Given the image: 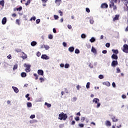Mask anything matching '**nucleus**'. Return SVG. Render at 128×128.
<instances>
[{"label":"nucleus","instance_id":"obj_17","mask_svg":"<svg viewBox=\"0 0 128 128\" xmlns=\"http://www.w3.org/2000/svg\"><path fill=\"white\" fill-rule=\"evenodd\" d=\"M68 50L70 52H72L74 50V48L71 46L68 48Z\"/></svg>","mask_w":128,"mask_h":128},{"label":"nucleus","instance_id":"obj_21","mask_svg":"<svg viewBox=\"0 0 128 128\" xmlns=\"http://www.w3.org/2000/svg\"><path fill=\"white\" fill-rule=\"evenodd\" d=\"M90 42H96V38H94V37H92L90 40Z\"/></svg>","mask_w":128,"mask_h":128},{"label":"nucleus","instance_id":"obj_36","mask_svg":"<svg viewBox=\"0 0 128 128\" xmlns=\"http://www.w3.org/2000/svg\"><path fill=\"white\" fill-rule=\"evenodd\" d=\"M69 67H70V64H66L64 66L65 68H68Z\"/></svg>","mask_w":128,"mask_h":128},{"label":"nucleus","instance_id":"obj_38","mask_svg":"<svg viewBox=\"0 0 128 128\" xmlns=\"http://www.w3.org/2000/svg\"><path fill=\"white\" fill-rule=\"evenodd\" d=\"M98 78L100 80H102V78H104V75L100 74L99 75Z\"/></svg>","mask_w":128,"mask_h":128},{"label":"nucleus","instance_id":"obj_58","mask_svg":"<svg viewBox=\"0 0 128 128\" xmlns=\"http://www.w3.org/2000/svg\"><path fill=\"white\" fill-rule=\"evenodd\" d=\"M112 86L113 88H116V83H114V82H113L112 83Z\"/></svg>","mask_w":128,"mask_h":128},{"label":"nucleus","instance_id":"obj_37","mask_svg":"<svg viewBox=\"0 0 128 128\" xmlns=\"http://www.w3.org/2000/svg\"><path fill=\"white\" fill-rule=\"evenodd\" d=\"M90 83L89 82H87L86 85V88H90Z\"/></svg>","mask_w":128,"mask_h":128},{"label":"nucleus","instance_id":"obj_5","mask_svg":"<svg viewBox=\"0 0 128 128\" xmlns=\"http://www.w3.org/2000/svg\"><path fill=\"white\" fill-rule=\"evenodd\" d=\"M124 48L122 49V51L126 54L128 53V46L126 44H124L123 46Z\"/></svg>","mask_w":128,"mask_h":128},{"label":"nucleus","instance_id":"obj_20","mask_svg":"<svg viewBox=\"0 0 128 128\" xmlns=\"http://www.w3.org/2000/svg\"><path fill=\"white\" fill-rule=\"evenodd\" d=\"M22 54H24V56H22V58L23 60H26L28 58V56L24 54V52H22Z\"/></svg>","mask_w":128,"mask_h":128},{"label":"nucleus","instance_id":"obj_14","mask_svg":"<svg viewBox=\"0 0 128 128\" xmlns=\"http://www.w3.org/2000/svg\"><path fill=\"white\" fill-rule=\"evenodd\" d=\"M62 2V0H56L55 3L56 4H58V6H60Z\"/></svg>","mask_w":128,"mask_h":128},{"label":"nucleus","instance_id":"obj_62","mask_svg":"<svg viewBox=\"0 0 128 128\" xmlns=\"http://www.w3.org/2000/svg\"><path fill=\"white\" fill-rule=\"evenodd\" d=\"M40 52H37V54H36V56H40Z\"/></svg>","mask_w":128,"mask_h":128},{"label":"nucleus","instance_id":"obj_25","mask_svg":"<svg viewBox=\"0 0 128 128\" xmlns=\"http://www.w3.org/2000/svg\"><path fill=\"white\" fill-rule=\"evenodd\" d=\"M112 52L116 54H118V50H112Z\"/></svg>","mask_w":128,"mask_h":128},{"label":"nucleus","instance_id":"obj_19","mask_svg":"<svg viewBox=\"0 0 128 128\" xmlns=\"http://www.w3.org/2000/svg\"><path fill=\"white\" fill-rule=\"evenodd\" d=\"M21 76L22 78H26V73L24 72H22Z\"/></svg>","mask_w":128,"mask_h":128},{"label":"nucleus","instance_id":"obj_13","mask_svg":"<svg viewBox=\"0 0 128 128\" xmlns=\"http://www.w3.org/2000/svg\"><path fill=\"white\" fill-rule=\"evenodd\" d=\"M106 126H112V123H110V122L109 120H106Z\"/></svg>","mask_w":128,"mask_h":128},{"label":"nucleus","instance_id":"obj_33","mask_svg":"<svg viewBox=\"0 0 128 128\" xmlns=\"http://www.w3.org/2000/svg\"><path fill=\"white\" fill-rule=\"evenodd\" d=\"M120 69L119 68H116V73L117 74H120Z\"/></svg>","mask_w":128,"mask_h":128},{"label":"nucleus","instance_id":"obj_32","mask_svg":"<svg viewBox=\"0 0 128 128\" xmlns=\"http://www.w3.org/2000/svg\"><path fill=\"white\" fill-rule=\"evenodd\" d=\"M18 68V64H14L13 68V70H14Z\"/></svg>","mask_w":128,"mask_h":128},{"label":"nucleus","instance_id":"obj_2","mask_svg":"<svg viewBox=\"0 0 128 128\" xmlns=\"http://www.w3.org/2000/svg\"><path fill=\"white\" fill-rule=\"evenodd\" d=\"M110 8H112L113 10H118V8L116 7V5H114V2L112 1H110L109 4Z\"/></svg>","mask_w":128,"mask_h":128},{"label":"nucleus","instance_id":"obj_49","mask_svg":"<svg viewBox=\"0 0 128 128\" xmlns=\"http://www.w3.org/2000/svg\"><path fill=\"white\" fill-rule=\"evenodd\" d=\"M16 24H18V26H20V20H18V19L16 20Z\"/></svg>","mask_w":128,"mask_h":128},{"label":"nucleus","instance_id":"obj_28","mask_svg":"<svg viewBox=\"0 0 128 128\" xmlns=\"http://www.w3.org/2000/svg\"><path fill=\"white\" fill-rule=\"evenodd\" d=\"M44 48L45 50H49L50 46H48L44 45Z\"/></svg>","mask_w":128,"mask_h":128},{"label":"nucleus","instance_id":"obj_22","mask_svg":"<svg viewBox=\"0 0 128 128\" xmlns=\"http://www.w3.org/2000/svg\"><path fill=\"white\" fill-rule=\"evenodd\" d=\"M0 6H4V0H2L0 1Z\"/></svg>","mask_w":128,"mask_h":128},{"label":"nucleus","instance_id":"obj_64","mask_svg":"<svg viewBox=\"0 0 128 128\" xmlns=\"http://www.w3.org/2000/svg\"><path fill=\"white\" fill-rule=\"evenodd\" d=\"M62 44H63L64 46H66V42H64L62 43Z\"/></svg>","mask_w":128,"mask_h":128},{"label":"nucleus","instance_id":"obj_57","mask_svg":"<svg viewBox=\"0 0 128 128\" xmlns=\"http://www.w3.org/2000/svg\"><path fill=\"white\" fill-rule=\"evenodd\" d=\"M122 98H126V96L124 94H122Z\"/></svg>","mask_w":128,"mask_h":128},{"label":"nucleus","instance_id":"obj_48","mask_svg":"<svg viewBox=\"0 0 128 128\" xmlns=\"http://www.w3.org/2000/svg\"><path fill=\"white\" fill-rule=\"evenodd\" d=\"M36 17L34 16L31 18L30 19V20H36Z\"/></svg>","mask_w":128,"mask_h":128},{"label":"nucleus","instance_id":"obj_51","mask_svg":"<svg viewBox=\"0 0 128 128\" xmlns=\"http://www.w3.org/2000/svg\"><path fill=\"white\" fill-rule=\"evenodd\" d=\"M86 12H90V8H86Z\"/></svg>","mask_w":128,"mask_h":128},{"label":"nucleus","instance_id":"obj_35","mask_svg":"<svg viewBox=\"0 0 128 128\" xmlns=\"http://www.w3.org/2000/svg\"><path fill=\"white\" fill-rule=\"evenodd\" d=\"M74 120H76V122H78V120H80V117L76 116L74 118Z\"/></svg>","mask_w":128,"mask_h":128},{"label":"nucleus","instance_id":"obj_12","mask_svg":"<svg viewBox=\"0 0 128 128\" xmlns=\"http://www.w3.org/2000/svg\"><path fill=\"white\" fill-rule=\"evenodd\" d=\"M112 60H116L118 58V56L116 54H113L112 56Z\"/></svg>","mask_w":128,"mask_h":128},{"label":"nucleus","instance_id":"obj_56","mask_svg":"<svg viewBox=\"0 0 128 128\" xmlns=\"http://www.w3.org/2000/svg\"><path fill=\"white\" fill-rule=\"evenodd\" d=\"M68 28H69V30H70L72 28V25L68 24Z\"/></svg>","mask_w":128,"mask_h":128},{"label":"nucleus","instance_id":"obj_15","mask_svg":"<svg viewBox=\"0 0 128 128\" xmlns=\"http://www.w3.org/2000/svg\"><path fill=\"white\" fill-rule=\"evenodd\" d=\"M103 84L104 86H110V83L108 82H104Z\"/></svg>","mask_w":128,"mask_h":128},{"label":"nucleus","instance_id":"obj_34","mask_svg":"<svg viewBox=\"0 0 128 128\" xmlns=\"http://www.w3.org/2000/svg\"><path fill=\"white\" fill-rule=\"evenodd\" d=\"M30 4V0H28L27 2L26 3V6H28Z\"/></svg>","mask_w":128,"mask_h":128},{"label":"nucleus","instance_id":"obj_16","mask_svg":"<svg viewBox=\"0 0 128 128\" xmlns=\"http://www.w3.org/2000/svg\"><path fill=\"white\" fill-rule=\"evenodd\" d=\"M119 18H120V15H116L115 17L113 18V21L115 22V20H118Z\"/></svg>","mask_w":128,"mask_h":128},{"label":"nucleus","instance_id":"obj_31","mask_svg":"<svg viewBox=\"0 0 128 128\" xmlns=\"http://www.w3.org/2000/svg\"><path fill=\"white\" fill-rule=\"evenodd\" d=\"M16 10H18V12H20V10H22V6H20L18 8H16Z\"/></svg>","mask_w":128,"mask_h":128},{"label":"nucleus","instance_id":"obj_47","mask_svg":"<svg viewBox=\"0 0 128 128\" xmlns=\"http://www.w3.org/2000/svg\"><path fill=\"white\" fill-rule=\"evenodd\" d=\"M78 100V98L76 97H74L72 100V102H76Z\"/></svg>","mask_w":128,"mask_h":128},{"label":"nucleus","instance_id":"obj_42","mask_svg":"<svg viewBox=\"0 0 128 128\" xmlns=\"http://www.w3.org/2000/svg\"><path fill=\"white\" fill-rule=\"evenodd\" d=\"M110 43H106V48H110Z\"/></svg>","mask_w":128,"mask_h":128},{"label":"nucleus","instance_id":"obj_43","mask_svg":"<svg viewBox=\"0 0 128 128\" xmlns=\"http://www.w3.org/2000/svg\"><path fill=\"white\" fill-rule=\"evenodd\" d=\"M40 82H44V79L42 78H40Z\"/></svg>","mask_w":128,"mask_h":128},{"label":"nucleus","instance_id":"obj_54","mask_svg":"<svg viewBox=\"0 0 128 128\" xmlns=\"http://www.w3.org/2000/svg\"><path fill=\"white\" fill-rule=\"evenodd\" d=\"M40 22V19H37L36 20V24H38L39 22Z\"/></svg>","mask_w":128,"mask_h":128},{"label":"nucleus","instance_id":"obj_63","mask_svg":"<svg viewBox=\"0 0 128 128\" xmlns=\"http://www.w3.org/2000/svg\"><path fill=\"white\" fill-rule=\"evenodd\" d=\"M12 16L13 17V18H16V14H12Z\"/></svg>","mask_w":128,"mask_h":128},{"label":"nucleus","instance_id":"obj_45","mask_svg":"<svg viewBox=\"0 0 128 128\" xmlns=\"http://www.w3.org/2000/svg\"><path fill=\"white\" fill-rule=\"evenodd\" d=\"M36 118V116L34 114H32L30 116V118Z\"/></svg>","mask_w":128,"mask_h":128},{"label":"nucleus","instance_id":"obj_7","mask_svg":"<svg viewBox=\"0 0 128 128\" xmlns=\"http://www.w3.org/2000/svg\"><path fill=\"white\" fill-rule=\"evenodd\" d=\"M108 8V5L106 3H102L100 6L101 8Z\"/></svg>","mask_w":128,"mask_h":128},{"label":"nucleus","instance_id":"obj_59","mask_svg":"<svg viewBox=\"0 0 128 128\" xmlns=\"http://www.w3.org/2000/svg\"><path fill=\"white\" fill-rule=\"evenodd\" d=\"M86 46L88 48H90V44H87Z\"/></svg>","mask_w":128,"mask_h":128},{"label":"nucleus","instance_id":"obj_10","mask_svg":"<svg viewBox=\"0 0 128 128\" xmlns=\"http://www.w3.org/2000/svg\"><path fill=\"white\" fill-rule=\"evenodd\" d=\"M12 88H13L14 92H16V94H18V92L19 90H18V88H16V86H12Z\"/></svg>","mask_w":128,"mask_h":128},{"label":"nucleus","instance_id":"obj_52","mask_svg":"<svg viewBox=\"0 0 128 128\" xmlns=\"http://www.w3.org/2000/svg\"><path fill=\"white\" fill-rule=\"evenodd\" d=\"M9 60H12V55L11 54H9L8 56H7Z\"/></svg>","mask_w":128,"mask_h":128},{"label":"nucleus","instance_id":"obj_24","mask_svg":"<svg viewBox=\"0 0 128 128\" xmlns=\"http://www.w3.org/2000/svg\"><path fill=\"white\" fill-rule=\"evenodd\" d=\"M32 102H28L27 103V106L28 108H32Z\"/></svg>","mask_w":128,"mask_h":128},{"label":"nucleus","instance_id":"obj_46","mask_svg":"<svg viewBox=\"0 0 128 128\" xmlns=\"http://www.w3.org/2000/svg\"><path fill=\"white\" fill-rule=\"evenodd\" d=\"M86 34H82V35H81V38H86Z\"/></svg>","mask_w":128,"mask_h":128},{"label":"nucleus","instance_id":"obj_30","mask_svg":"<svg viewBox=\"0 0 128 128\" xmlns=\"http://www.w3.org/2000/svg\"><path fill=\"white\" fill-rule=\"evenodd\" d=\"M15 52H22V49L16 48L15 50Z\"/></svg>","mask_w":128,"mask_h":128},{"label":"nucleus","instance_id":"obj_23","mask_svg":"<svg viewBox=\"0 0 128 128\" xmlns=\"http://www.w3.org/2000/svg\"><path fill=\"white\" fill-rule=\"evenodd\" d=\"M91 50L92 52H94V54H96V48H94V47H92Z\"/></svg>","mask_w":128,"mask_h":128},{"label":"nucleus","instance_id":"obj_41","mask_svg":"<svg viewBox=\"0 0 128 128\" xmlns=\"http://www.w3.org/2000/svg\"><path fill=\"white\" fill-rule=\"evenodd\" d=\"M75 54H80V50L76 48L75 50Z\"/></svg>","mask_w":128,"mask_h":128},{"label":"nucleus","instance_id":"obj_9","mask_svg":"<svg viewBox=\"0 0 128 128\" xmlns=\"http://www.w3.org/2000/svg\"><path fill=\"white\" fill-rule=\"evenodd\" d=\"M38 74L39 76H44V70H38Z\"/></svg>","mask_w":128,"mask_h":128},{"label":"nucleus","instance_id":"obj_50","mask_svg":"<svg viewBox=\"0 0 128 128\" xmlns=\"http://www.w3.org/2000/svg\"><path fill=\"white\" fill-rule=\"evenodd\" d=\"M71 124H72V126H74V124H76V121L72 120V123H71Z\"/></svg>","mask_w":128,"mask_h":128},{"label":"nucleus","instance_id":"obj_3","mask_svg":"<svg viewBox=\"0 0 128 128\" xmlns=\"http://www.w3.org/2000/svg\"><path fill=\"white\" fill-rule=\"evenodd\" d=\"M93 102H94V104H97L96 108H98L100 106V103L98 102H100V100L98 98H94L93 100Z\"/></svg>","mask_w":128,"mask_h":128},{"label":"nucleus","instance_id":"obj_11","mask_svg":"<svg viewBox=\"0 0 128 128\" xmlns=\"http://www.w3.org/2000/svg\"><path fill=\"white\" fill-rule=\"evenodd\" d=\"M2 24H6V18L4 17L2 21Z\"/></svg>","mask_w":128,"mask_h":128},{"label":"nucleus","instance_id":"obj_55","mask_svg":"<svg viewBox=\"0 0 128 128\" xmlns=\"http://www.w3.org/2000/svg\"><path fill=\"white\" fill-rule=\"evenodd\" d=\"M90 24H94V20L92 19H90Z\"/></svg>","mask_w":128,"mask_h":128},{"label":"nucleus","instance_id":"obj_29","mask_svg":"<svg viewBox=\"0 0 128 128\" xmlns=\"http://www.w3.org/2000/svg\"><path fill=\"white\" fill-rule=\"evenodd\" d=\"M86 120V118L84 117H82L80 119L81 122H84V120Z\"/></svg>","mask_w":128,"mask_h":128},{"label":"nucleus","instance_id":"obj_61","mask_svg":"<svg viewBox=\"0 0 128 128\" xmlns=\"http://www.w3.org/2000/svg\"><path fill=\"white\" fill-rule=\"evenodd\" d=\"M102 54H106V52H108V51L106 50H104L102 52Z\"/></svg>","mask_w":128,"mask_h":128},{"label":"nucleus","instance_id":"obj_1","mask_svg":"<svg viewBox=\"0 0 128 128\" xmlns=\"http://www.w3.org/2000/svg\"><path fill=\"white\" fill-rule=\"evenodd\" d=\"M68 118V115L64 113V112H62L61 114H59V117L58 120H66Z\"/></svg>","mask_w":128,"mask_h":128},{"label":"nucleus","instance_id":"obj_39","mask_svg":"<svg viewBox=\"0 0 128 128\" xmlns=\"http://www.w3.org/2000/svg\"><path fill=\"white\" fill-rule=\"evenodd\" d=\"M54 20H58V15H54Z\"/></svg>","mask_w":128,"mask_h":128},{"label":"nucleus","instance_id":"obj_26","mask_svg":"<svg viewBox=\"0 0 128 128\" xmlns=\"http://www.w3.org/2000/svg\"><path fill=\"white\" fill-rule=\"evenodd\" d=\"M36 42L34 41H33L31 42V46H36Z\"/></svg>","mask_w":128,"mask_h":128},{"label":"nucleus","instance_id":"obj_6","mask_svg":"<svg viewBox=\"0 0 128 128\" xmlns=\"http://www.w3.org/2000/svg\"><path fill=\"white\" fill-rule=\"evenodd\" d=\"M111 66L113 68H116L118 66V60H113L111 64Z\"/></svg>","mask_w":128,"mask_h":128},{"label":"nucleus","instance_id":"obj_40","mask_svg":"<svg viewBox=\"0 0 128 128\" xmlns=\"http://www.w3.org/2000/svg\"><path fill=\"white\" fill-rule=\"evenodd\" d=\"M48 38H50V40L52 39V35L51 34H50L48 36Z\"/></svg>","mask_w":128,"mask_h":128},{"label":"nucleus","instance_id":"obj_18","mask_svg":"<svg viewBox=\"0 0 128 128\" xmlns=\"http://www.w3.org/2000/svg\"><path fill=\"white\" fill-rule=\"evenodd\" d=\"M112 120L113 122H118V118H116V116H113L112 118Z\"/></svg>","mask_w":128,"mask_h":128},{"label":"nucleus","instance_id":"obj_8","mask_svg":"<svg viewBox=\"0 0 128 128\" xmlns=\"http://www.w3.org/2000/svg\"><path fill=\"white\" fill-rule=\"evenodd\" d=\"M41 58H43V60H50V57L46 54H42L41 56Z\"/></svg>","mask_w":128,"mask_h":128},{"label":"nucleus","instance_id":"obj_60","mask_svg":"<svg viewBox=\"0 0 128 128\" xmlns=\"http://www.w3.org/2000/svg\"><path fill=\"white\" fill-rule=\"evenodd\" d=\"M64 126L63 124H60L59 125V128H64Z\"/></svg>","mask_w":128,"mask_h":128},{"label":"nucleus","instance_id":"obj_4","mask_svg":"<svg viewBox=\"0 0 128 128\" xmlns=\"http://www.w3.org/2000/svg\"><path fill=\"white\" fill-rule=\"evenodd\" d=\"M24 68H26V72H30V64H24Z\"/></svg>","mask_w":128,"mask_h":128},{"label":"nucleus","instance_id":"obj_44","mask_svg":"<svg viewBox=\"0 0 128 128\" xmlns=\"http://www.w3.org/2000/svg\"><path fill=\"white\" fill-rule=\"evenodd\" d=\"M78 126H79L80 128H84V125L82 124H79Z\"/></svg>","mask_w":128,"mask_h":128},{"label":"nucleus","instance_id":"obj_27","mask_svg":"<svg viewBox=\"0 0 128 128\" xmlns=\"http://www.w3.org/2000/svg\"><path fill=\"white\" fill-rule=\"evenodd\" d=\"M45 106H47L48 108H50L52 106V104H48V102H46L44 104Z\"/></svg>","mask_w":128,"mask_h":128},{"label":"nucleus","instance_id":"obj_53","mask_svg":"<svg viewBox=\"0 0 128 128\" xmlns=\"http://www.w3.org/2000/svg\"><path fill=\"white\" fill-rule=\"evenodd\" d=\"M58 12H59V14H60V16H62V11H60V10L58 11Z\"/></svg>","mask_w":128,"mask_h":128}]
</instances>
